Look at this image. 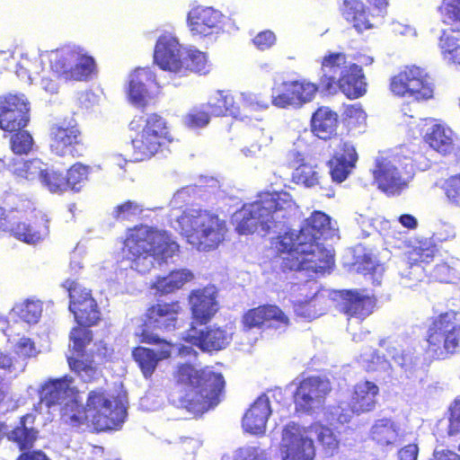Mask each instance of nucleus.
Here are the masks:
<instances>
[{
	"label": "nucleus",
	"mask_w": 460,
	"mask_h": 460,
	"mask_svg": "<svg viewBox=\"0 0 460 460\" xmlns=\"http://www.w3.org/2000/svg\"><path fill=\"white\" fill-rule=\"evenodd\" d=\"M288 81L274 83V86L272 88V103L276 107L279 108H287L289 106L296 107V102L295 94H292L290 90L286 89L284 84Z\"/></svg>",
	"instance_id": "nucleus-54"
},
{
	"label": "nucleus",
	"mask_w": 460,
	"mask_h": 460,
	"mask_svg": "<svg viewBox=\"0 0 460 460\" xmlns=\"http://www.w3.org/2000/svg\"><path fill=\"white\" fill-rule=\"evenodd\" d=\"M80 130L73 117H64L49 127V148L52 154L74 156V146L78 143Z\"/></svg>",
	"instance_id": "nucleus-20"
},
{
	"label": "nucleus",
	"mask_w": 460,
	"mask_h": 460,
	"mask_svg": "<svg viewBox=\"0 0 460 460\" xmlns=\"http://www.w3.org/2000/svg\"><path fill=\"white\" fill-rule=\"evenodd\" d=\"M330 391L331 385L328 379L319 376L304 379L294 394L296 410L309 413L320 409Z\"/></svg>",
	"instance_id": "nucleus-19"
},
{
	"label": "nucleus",
	"mask_w": 460,
	"mask_h": 460,
	"mask_svg": "<svg viewBox=\"0 0 460 460\" xmlns=\"http://www.w3.org/2000/svg\"><path fill=\"white\" fill-rule=\"evenodd\" d=\"M426 139L429 145L440 154L447 155L454 149L455 134L444 124H435L429 128Z\"/></svg>",
	"instance_id": "nucleus-39"
},
{
	"label": "nucleus",
	"mask_w": 460,
	"mask_h": 460,
	"mask_svg": "<svg viewBox=\"0 0 460 460\" xmlns=\"http://www.w3.org/2000/svg\"><path fill=\"white\" fill-rule=\"evenodd\" d=\"M176 378L187 385L180 396V406L194 415H199L217 406L223 396L225 380L221 373L210 367L197 370L190 364L178 367Z\"/></svg>",
	"instance_id": "nucleus-3"
},
{
	"label": "nucleus",
	"mask_w": 460,
	"mask_h": 460,
	"mask_svg": "<svg viewBox=\"0 0 460 460\" xmlns=\"http://www.w3.org/2000/svg\"><path fill=\"white\" fill-rule=\"evenodd\" d=\"M448 433L450 435L460 433V398L456 399L449 408Z\"/></svg>",
	"instance_id": "nucleus-64"
},
{
	"label": "nucleus",
	"mask_w": 460,
	"mask_h": 460,
	"mask_svg": "<svg viewBox=\"0 0 460 460\" xmlns=\"http://www.w3.org/2000/svg\"><path fill=\"white\" fill-rule=\"evenodd\" d=\"M31 102L24 93H7L0 96V114L26 115L31 111Z\"/></svg>",
	"instance_id": "nucleus-44"
},
{
	"label": "nucleus",
	"mask_w": 460,
	"mask_h": 460,
	"mask_svg": "<svg viewBox=\"0 0 460 460\" xmlns=\"http://www.w3.org/2000/svg\"><path fill=\"white\" fill-rule=\"evenodd\" d=\"M358 360L367 371L389 372L391 369L390 362L372 349H368L367 352L361 354Z\"/></svg>",
	"instance_id": "nucleus-53"
},
{
	"label": "nucleus",
	"mask_w": 460,
	"mask_h": 460,
	"mask_svg": "<svg viewBox=\"0 0 460 460\" xmlns=\"http://www.w3.org/2000/svg\"><path fill=\"white\" fill-rule=\"evenodd\" d=\"M127 416L125 401L121 396L114 397L102 391H92L86 407L80 402L75 413L70 416L72 427H81L91 422L98 430L118 429Z\"/></svg>",
	"instance_id": "nucleus-6"
},
{
	"label": "nucleus",
	"mask_w": 460,
	"mask_h": 460,
	"mask_svg": "<svg viewBox=\"0 0 460 460\" xmlns=\"http://www.w3.org/2000/svg\"><path fill=\"white\" fill-rule=\"evenodd\" d=\"M141 337L142 342L153 344L155 347L154 349L160 361L170 358L172 351L175 349H177L178 353L181 356H190L191 354L196 353L191 346L182 345L181 347H177L176 345L161 339L157 334L149 332L147 330H143Z\"/></svg>",
	"instance_id": "nucleus-37"
},
{
	"label": "nucleus",
	"mask_w": 460,
	"mask_h": 460,
	"mask_svg": "<svg viewBox=\"0 0 460 460\" xmlns=\"http://www.w3.org/2000/svg\"><path fill=\"white\" fill-rule=\"evenodd\" d=\"M329 290H317L312 296L296 298L294 301V309L297 315L307 319H314L324 314L332 303Z\"/></svg>",
	"instance_id": "nucleus-32"
},
{
	"label": "nucleus",
	"mask_w": 460,
	"mask_h": 460,
	"mask_svg": "<svg viewBox=\"0 0 460 460\" xmlns=\"http://www.w3.org/2000/svg\"><path fill=\"white\" fill-rule=\"evenodd\" d=\"M379 394V387L371 381H360L354 386L349 403L341 402L333 414L340 423L349 422L353 414H361L375 409Z\"/></svg>",
	"instance_id": "nucleus-15"
},
{
	"label": "nucleus",
	"mask_w": 460,
	"mask_h": 460,
	"mask_svg": "<svg viewBox=\"0 0 460 460\" xmlns=\"http://www.w3.org/2000/svg\"><path fill=\"white\" fill-rule=\"evenodd\" d=\"M320 84L329 93L338 90L349 98H358L367 92V83L360 66L341 52H329L322 60Z\"/></svg>",
	"instance_id": "nucleus-5"
},
{
	"label": "nucleus",
	"mask_w": 460,
	"mask_h": 460,
	"mask_svg": "<svg viewBox=\"0 0 460 460\" xmlns=\"http://www.w3.org/2000/svg\"><path fill=\"white\" fill-rule=\"evenodd\" d=\"M40 182L52 193H60L67 190V181L62 173L49 170L47 166Z\"/></svg>",
	"instance_id": "nucleus-55"
},
{
	"label": "nucleus",
	"mask_w": 460,
	"mask_h": 460,
	"mask_svg": "<svg viewBox=\"0 0 460 460\" xmlns=\"http://www.w3.org/2000/svg\"><path fill=\"white\" fill-rule=\"evenodd\" d=\"M436 248L430 243H420L408 252L409 261L422 264L429 263L435 255Z\"/></svg>",
	"instance_id": "nucleus-57"
},
{
	"label": "nucleus",
	"mask_w": 460,
	"mask_h": 460,
	"mask_svg": "<svg viewBox=\"0 0 460 460\" xmlns=\"http://www.w3.org/2000/svg\"><path fill=\"white\" fill-rule=\"evenodd\" d=\"M124 251L130 268L145 274L154 268L155 261L166 262L176 255L179 245L165 231L140 226L128 234Z\"/></svg>",
	"instance_id": "nucleus-2"
},
{
	"label": "nucleus",
	"mask_w": 460,
	"mask_h": 460,
	"mask_svg": "<svg viewBox=\"0 0 460 460\" xmlns=\"http://www.w3.org/2000/svg\"><path fill=\"white\" fill-rule=\"evenodd\" d=\"M410 267L402 275L401 285L404 288H414L418 282L422 281L426 275V269L420 263L409 261Z\"/></svg>",
	"instance_id": "nucleus-59"
},
{
	"label": "nucleus",
	"mask_w": 460,
	"mask_h": 460,
	"mask_svg": "<svg viewBox=\"0 0 460 460\" xmlns=\"http://www.w3.org/2000/svg\"><path fill=\"white\" fill-rule=\"evenodd\" d=\"M456 237V231L454 225L445 221H439L436 224L432 239L435 242H449Z\"/></svg>",
	"instance_id": "nucleus-61"
},
{
	"label": "nucleus",
	"mask_w": 460,
	"mask_h": 460,
	"mask_svg": "<svg viewBox=\"0 0 460 460\" xmlns=\"http://www.w3.org/2000/svg\"><path fill=\"white\" fill-rule=\"evenodd\" d=\"M233 326L216 325L201 330L191 328L183 338L190 345L196 346L203 351L220 350L225 349L232 341Z\"/></svg>",
	"instance_id": "nucleus-21"
},
{
	"label": "nucleus",
	"mask_w": 460,
	"mask_h": 460,
	"mask_svg": "<svg viewBox=\"0 0 460 460\" xmlns=\"http://www.w3.org/2000/svg\"><path fill=\"white\" fill-rule=\"evenodd\" d=\"M50 57L52 70L68 80L87 81L97 72L94 58L79 45H65L53 50Z\"/></svg>",
	"instance_id": "nucleus-8"
},
{
	"label": "nucleus",
	"mask_w": 460,
	"mask_h": 460,
	"mask_svg": "<svg viewBox=\"0 0 460 460\" xmlns=\"http://www.w3.org/2000/svg\"><path fill=\"white\" fill-rule=\"evenodd\" d=\"M270 413L271 409L269 397L266 394H261L245 412L243 418V429L254 435L263 434Z\"/></svg>",
	"instance_id": "nucleus-30"
},
{
	"label": "nucleus",
	"mask_w": 460,
	"mask_h": 460,
	"mask_svg": "<svg viewBox=\"0 0 460 460\" xmlns=\"http://www.w3.org/2000/svg\"><path fill=\"white\" fill-rule=\"evenodd\" d=\"M439 10L445 20L460 22V0H443Z\"/></svg>",
	"instance_id": "nucleus-62"
},
{
	"label": "nucleus",
	"mask_w": 460,
	"mask_h": 460,
	"mask_svg": "<svg viewBox=\"0 0 460 460\" xmlns=\"http://www.w3.org/2000/svg\"><path fill=\"white\" fill-rule=\"evenodd\" d=\"M376 306V298L373 296L358 291H346L343 293L341 310L349 317L354 318L357 323L361 322L373 313Z\"/></svg>",
	"instance_id": "nucleus-29"
},
{
	"label": "nucleus",
	"mask_w": 460,
	"mask_h": 460,
	"mask_svg": "<svg viewBox=\"0 0 460 460\" xmlns=\"http://www.w3.org/2000/svg\"><path fill=\"white\" fill-rule=\"evenodd\" d=\"M281 460H314L315 447L308 429L290 422L282 430Z\"/></svg>",
	"instance_id": "nucleus-14"
},
{
	"label": "nucleus",
	"mask_w": 460,
	"mask_h": 460,
	"mask_svg": "<svg viewBox=\"0 0 460 460\" xmlns=\"http://www.w3.org/2000/svg\"><path fill=\"white\" fill-rule=\"evenodd\" d=\"M52 52L53 50L36 49L22 55L15 70L20 80L28 84H38L42 75L49 74L44 67V61L49 60L52 68Z\"/></svg>",
	"instance_id": "nucleus-23"
},
{
	"label": "nucleus",
	"mask_w": 460,
	"mask_h": 460,
	"mask_svg": "<svg viewBox=\"0 0 460 460\" xmlns=\"http://www.w3.org/2000/svg\"><path fill=\"white\" fill-rule=\"evenodd\" d=\"M171 224L188 243L200 252L217 249L228 230L225 219L211 210L202 208H188L172 219Z\"/></svg>",
	"instance_id": "nucleus-4"
},
{
	"label": "nucleus",
	"mask_w": 460,
	"mask_h": 460,
	"mask_svg": "<svg viewBox=\"0 0 460 460\" xmlns=\"http://www.w3.org/2000/svg\"><path fill=\"white\" fill-rule=\"evenodd\" d=\"M132 356L146 378L152 376L160 361L155 355V349L144 347L136 348L132 352Z\"/></svg>",
	"instance_id": "nucleus-48"
},
{
	"label": "nucleus",
	"mask_w": 460,
	"mask_h": 460,
	"mask_svg": "<svg viewBox=\"0 0 460 460\" xmlns=\"http://www.w3.org/2000/svg\"><path fill=\"white\" fill-rule=\"evenodd\" d=\"M47 223L48 219L44 215H41L40 223L34 225L25 222L18 223L12 227L11 231L17 239L29 244H35L48 236L49 226Z\"/></svg>",
	"instance_id": "nucleus-38"
},
{
	"label": "nucleus",
	"mask_w": 460,
	"mask_h": 460,
	"mask_svg": "<svg viewBox=\"0 0 460 460\" xmlns=\"http://www.w3.org/2000/svg\"><path fill=\"white\" fill-rule=\"evenodd\" d=\"M439 49L447 63L460 67V32H444L439 39Z\"/></svg>",
	"instance_id": "nucleus-43"
},
{
	"label": "nucleus",
	"mask_w": 460,
	"mask_h": 460,
	"mask_svg": "<svg viewBox=\"0 0 460 460\" xmlns=\"http://www.w3.org/2000/svg\"><path fill=\"white\" fill-rule=\"evenodd\" d=\"M240 111L234 96L226 91L212 93L196 110L200 115H236Z\"/></svg>",
	"instance_id": "nucleus-33"
},
{
	"label": "nucleus",
	"mask_w": 460,
	"mask_h": 460,
	"mask_svg": "<svg viewBox=\"0 0 460 460\" xmlns=\"http://www.w3.org/2000/svg\"><path fill=\"white\" fill-rule=\"evenodd\" d=\"M226 17L212 6L196 5L187 13V27L193 37L209 38L225 31Z\"/></svg>",
	"instance_id": "nucleus-16"
},
{
	"label": "nucleus",
	"mask_w": 460,
	"mask_h": 460,
	"mask_svg": "<svg viewBox=\"0 0 460 460\" xmlns=\"http://www.w3.org/2000/svg\"><path fill=\"white\" fill-rule=\"evenodd\" d=\"M79 397L72 377L66 376L50 380L41 388L40 402L36 411L41 412L43 406L47 409L58 407L64 422L71 426L70 416L76 411L77 404L81 402Z\"/></svg>",
	"instance_id": "nucleus-10"
},
{
	"label": "nucleus",
	"mask_w": 460,
	"mask_h": 460,
	"mask_svg": "<svg viewBox=\"0 0 460 460\" xmlns=\"http://www.w3.org/2000/svg\"><path fill=\"white\" fill-rule=\"evenodd\" d=\"M193 279V273L188 269L172 270L167 276L157 277L151 288L161 295L172 293L181 288Z\"/></svg>",
	"instance_id": "nucleus-36"
},
{
	"label": "nucleus",
	"mask_w": 460,
	"mask_h": 460,
	"mask_svg": "<svg viewBox=\"0 0 460 460\" xmlns=\"http://www.w3.org/2000/svg\"><path fill=\"white\" fill-rule=\"evenodd\" d=\"M42 310L43 305L40 300L26 299L13 305L9 313V317L13 320L19 318L28 324H34L41 317Z\"/></svg>",
	"instance_id": "nucleus-41"
},
{
	"label": "nucleus",
	"mask_w": 460,
	"mask_h": 460,
	"mask_svg": "<svg viewBox=\"0 0 460 460\" xmlns=\"http://www.w3.org/2000/svg\"><path fill=\"white\" fill-rule=\"evenodd\" d=\"M217 296V291L214 286L191 291L189 303L192 316L197 322L206 323L216 314L219 308Z\"/></svg>",
	"instance_id": "nucleus-25"
},
{
	"label": "nucleus",
	"mask_w": 460,
	"mask_h": 460,
	"mask_svg": "<svg viewBox=\"0 0 460 460\" xmlns=\"http://www.w3.org/2000/svg\"><path fill=\"white\" fill-rule=\"evenodd\" d=\"M33 416L27 414L21 419L20 425L10 430L8 429L7 438L15 443L21 450L33 447L38 437V430L32 427H27V423L32 422Z\"/></svg>",
	"instance_id": "nucleus-40"
},
{
	"label": "nucleus",
	"mask_w": 460,
	"mask_h": 460,
	"mask_svg": "<svg viewBox=\"0 0 460 460\" xmlns=\"http://www.w3.org/2000/svg\"><path fill=\"white\" fill-rule=\"evenodd\" d=\"M293 177L298 183L311 188L321 183L323 175L316 165L303 164L295 170Z\"/></svg>",
	"instance_id": "nucleus-50"
},
{
	"label": "nucleus",
	"mask_w": 460,
	"mask_h": 460,
	"mask_svg": "<svg viewBox=\"0 0 460 460\" xmlns=\"http://www.w3.org/2000/svg\"><path fill=\"white\" fill-rule=\"evenodd\" d=\"M91 167L81 163H76L67 171L66 180L67 181V189L74 191H80L84 183L88 181V175Z\"/></svg>",
	"instance_id": "nucleus-51"
},
{
	"label": "nucleus",
	"mask_w": 460,
	"mask_h": 460,
	"mask_svg": "<svg viewBox=\"0 0 460 460\" xmlns=\"http://www.w3.org/2000/svg\"><path fill=\"white\" fill-rule=\"evenodd\" d=\"M284 86L290 90L292 94H295L296 101H297L296 106L311 102L318 91V86L315 84L306 80L288 81L284 84Z\"/></svg>",
	"instance_id": "nucleus-46"
},
{
	"label": "nucleus",
	"mask_w": 460,
	"mask_h": 460,
	"mask_svg": "<svg viewBox=\"0 0 460 460\" xmlns=\"http://www.w3.org/2000/svg\"><path fill=\"white\" fill-rule=\"evenodd\" d=\"M29 123V117H0V128L7 132H15L11 137V147L14 154L29 153L33 146L31 135L22 130Z\"/></svg>",
	"instance_id": "nucleus-26"
},
{
	"label": "nucleus",
	"mask_w": 460,
	"mask_h": 460,
	"mask_svg": "<svg viewBox=\"0 0 460 460\" xmlns=\"http://www.w3.org/2000/svg\"><path fill=\"white\" fill-rule=\"evenodd\" d=\"M390 89L398 96L412 97L417 101H427L434 96V84L423 70L408 67L391 79Z\"/></svg>",
	"instance_id": "nucleus-12"
},
{
	"label": "nucleus",
	"mask_w": 460,
	"mask_h": 460,
	"mask_svg": "<svg viewBox=\"0 0 460 460\" xmlns=\"http://www.w3.org/2000/svg\"><path fill=\"white\" fill-rule=\"evenodd\" d=\"M370 438L381 447H397L405 440L406 433L390 418L376 420L369 432Z\"/></svg>",
	"instance_id": "nucleus-28"
},
{
	"label": "nucleus",
	"mask_w": 460,
	"mask_h": 460,
	"mask_svg": "<svg viewBox=\"0 0 460 460\" xmlns=\"http://www.w3.org/2000/svg\"><path fill=\"white\" fill-rule=\"evenodd\" d=\"M69 310L74 314L78 325H93L100 320V312L97 303L90 307L79 302L77 296H73V302L69 304Z\"/></svg>",
	"instance_id": "nucleus-45"
},
{
	"label": "nucleus",
	"mask_w": 460,
	"mask_h": 460,
	"mask_svg": "<svg viewBox=\"0 0 460 460\" xmlns=\"http://www.w3.org/2000/svg\"><path fill=\"white\" fill-rule=\"evenodd\" d=\"M428 352L435 358H445L460 344V313L441 314L428 331Z\"/></svg>",
	"instance_id": "nucleus-9"
},
{
	"label": "nucleus",
	"mask_w": 460,
	"mask_h": 460,
	"mask_svg": "<svg viewBox=\"0 0 460 460\" xmlns=\"http://www.w3.org/2000/svg\"><path fill=\"white\" fill-rule=\"evenodd\" d=\"M129 128L137 133L131 141L132 159L136 162L151 158L172 141L163 117H134Z\"/></svg>",
	"instance_id": "nucleus-7"
},
{
	"label": "nucleus",
	"mask_w": 460,
	"mask_h": 460,
	"mask_svg": "<svg viewBox=\"0 0 460 460\" xmlns=\"http://www.w3.org/2000/svg\"><path fill=\"white\" fill-rule=\"evenodd\" d=\"M92 338V332L86 328V325L75 327L70 332V341L72 342L70 347L72 351L67 356V361L71 370L84 382H90L98 375L93 360L90 359L88 354L85 353V349L90 345Z\"/></svg>",
	"instance_id": "nucleus-13"
},
{
	"label": "nucleus",
	"mask_w": 460,
	"mask_h": 460,
	"mask_svg": "<svg viewBox=\"0 0 460 460\" xmlns=\"http://www.w3.org/2000/svg\"><path fill=\"white\" fill-rule=\"evenodd\" d=\"M158 84L155 73L148 67L135 69L128 77V102L141 111L155 104Z\"/></svg>",
	"instance_id": "nucleus-17"
},
{
	"label": "nucleus",
	"mask_w": 460,
	"mask_h": 460,
	"mask_svg": "<svg viewBox=\"0 0 460 460\" xmlns=\"http://www.w3.org/2000/svg\"><path fill=\"white\" fill-rule=\"evenodd\" d=\"M63 287L68 291L70 303L73 302V296H77L80 303L86 304V305L93 307L94 305V299L92 296L91 291L83 288L79 283L75 280L66 279Z\"/></svg>",
	"instance_id": "nucleus-58"
},
{
	"label": "nucleus",
	"mask_w": 460,
	"mask_h": 460,
	"mask_svg": "<svg viewBox=\"0 0 460 460\" xmlns=\"http://www.w3.org/2000/svg\"><path fill=\"white\" fill-rule=\"evenodd\" d=\"M184 59L188 60L186 73L192 71L200 74H208L210 70L211 65L209 64L207 54L197 49H186Z\"/></svg>",
	"instance_id": "nucleus-52"
},
{
	"label": "nucleus",
	"mask_w": 460,
	"mask_h": 460,
	"mask_svg": "<svg viewBox=\"0 0 460 460\" xmlns=\"http://www.w3.org/2000/svg\"><path fill=\"white\" fill-rule=\"evenodd\" d=\"M180 311L178 302L156 304L147 310L146 325L148 328L172 331L176 328Z\"/></svg>",
	"instance_id": "nucleus-27"
},
{
	"label": "nucleus",
	"mask_w": 460,
	"mask_h": 460,
	"mask_svg": "<svg viewBox=\"0 0 460 460\" xmlns=\"http://www.w3.org/2000/svg\"><path fill=\"white\" fill-rule=\"evenodd\" d=\"M186 49L178 39L171 34H162L155 44L154 60L163 70L178 75H185L188 60H185Z\"/></svg>",
	"instance_id": "nucleus-18"
},
{
	"label": "nucleus",
	"mask_w": 460,
	"mask_h": 460,
	"mask_svg": "<svg viewBox=\"0 0 460 460\" xmlns=\"http://www.w3.org/2000/svg\"><path fill=\"white\" fill-rule=\"evenodd\" d=\"M358 161V154L353 145L345 142L329 161L330 174L333 181L342 182Z\"/></svg>",
	"instance_id": "nucleus-31"
},
{
	"label": "nucleus",
	"mask_w": 460,
	"mask_h": 460,
	"mask_svg": "<svg viewBox=\"0 0 460 460\" xmlns=\"http://www.w3.org/2000/svg\"><path fill=\"white\" fill-rule=\"evenodd\" d=\"M243 323L245 329H274L280 333L288 326L289 319L277 305H266L245 313Z\"/></svg>",
	"instance_id": "nucleus-22"
},
{
	"label": "nucleus",
	"mask_w": 460,
	"mask_h": 460,
	"mask_svg": "<svg viewBox=\"0 0 460 460\" xmlns=\"http://www.w3.org/2000/svg\"><path fill=\"white\" fill-rule=\"evenodd\" d=\"M430 276L439 282L460 285V259L450 257L437 263L430 271Z\"/></svg>",
	"instance_id": "nucleus-42"
},
{
	"label": "nucleus",
	"mask_w": 460,
	"mask_h": 460,
	"mask_svg": "<svg viewBox=\"0 0 460 460\" xmlns=\"http://www.w3.org/2000/svg\"><path fill=\"white\" fill-rule=\"evenodd\" d=\"M299 213L298 206L288 192H265L234 213L235 229L241 234L260 230L263 234H278L275 243L284 270H295L298 278H314L330 272L334 265L333 252L319 240L332 239L338 228L331 217L314 211L296 233L287 232L288 225Z\"/></svg>",
	"instance_id": "nucleus-1"
},
{
	"label": "nucleus",
	"mask_w": 460,
	"mask_h": 460,
	"mask_svg": "<svg viewBox=\"0 0 460 460\" xmlns=\"http://www.w3.org/2000/svg\"><path fill=\"white\" fill-rule=\"evenodd\" d=\"M408 163H402L396 155H379L376 158L373 177L377 188L388 196H398L405 190L412 179L407 170Z\"/></svg>",
	"instance_id": "nucleus-11"
},
{
	"label": "nucleus",
	"mask_w": 460,
	"mask_h": 460,
	"mask_svg": "<svg viewBox=\"0 0 460 460\" xmlns=\"http://www.w3.org/2000/svg\"><path fill=\"white\" fill-rule=\"evenodd\" d=\"M25 362L13 361V359L6 354L0 351V368L6 370L12 376H17L25 369Z\"/></svg>",
	"instance_id": "nucleus-63"
},
{
	"label": "nucleus",
	"mask_w": 460,
	"mask_h": 460,
	"mask_svg": "<svg viewBox=\"0 0 460 460\" xmlns=\"http://www.w3.org/2000/svg\"><path fill=\"white\" fill-rule=\"evenodd\" d=\"M4 163L7 170L16 178L29 181H40L47 169V164L38 158L11 157Z\"/></svg>",
	"instance_id": "nucleus-34"
},
{
	"label": "nucleus",
	"mask_w": 460,
	"mask_h": 460,
	"mask_svg": "<svg viewBox=\"0 0 460 460\" xmlns=\"http://www.w3.org/2000/svg\"><path fill=\"white\" fill-rule=\"evenodd\" d=\"M443 190L447 200L460 207V173L447 179L443 184Z\"/></svg>",
	"instance_id": "nucleus-60"
},
{
	"label": "nucleus",
	"mask_w": 460,
	"mask_h": 460,
	"mask_svg": "<svg viewBox=\"0 0 460 460\" xmlns=\"http://www.w3.org/2000/svg\"><path fill=\"white\" fill-rule=\"evenodd\" d=\"M311 438L315 436L319 443L323 447V451L327 456H332L338 449L339 441L332 430L320 424H314L308 428Z\"/></svg>",
	"instance_id": "nucleus-47"
},
{
	"label": "nucleus",
	"mask_w": 460,
	"mask_h": 460,
	"mask_svg": "<svg viewBox=\"0 0 460 460\" xmlns=\"http://www.w3.org/2000/svg\"><path fill=\"white\" fill-rule=\"evenodd\" d=\"M379 345L385 348L388 356L401 367L407 378L422 379L424 369L421 358L413 349H402L394 341L389 340H381Z\"/></svg>",
	"instance_id": "nucleus-24"
},
{
	"label": "nucleus",
	"mask_w": 460,
	"mask_h": 460,
	"mask_svg": "<svg viewBox=\"0 0 460 460\" xmlns=\"http://www.w3.org/2000/svg\"><path fill=\"white\" fill-rule=\"evenodd\" d=\"M337 117H311V130L321 139H329L336 134Z\"/></svg>",
	"instance_id": "nucleus-49"
},
{
	"label": "nucleus",
	"mask_w": 460,
	"mask_h": 460,
	"mask_svg": "<svg viewBox=\"0 0 460 460\" xmlns=\"http://www.w3.org/2000/svg\"><path fill=\"white\" fill-rule=\"evenodd\" d=\"M341 11L344 19L352 23L357 31H363L373 27L370 14L362 1L344 0Z\"/></svg>",
	"instance_id": "nucleus-35"
},
{
	"label": "nucleus",
	"mask_w": 460,
	"mask_h": 460,
	"mask_svg": "<svg viewBox=\"0 0 460 460\" xmlns=\"http://www.w3.org/2000/svg\"><path fill=\"white\" fill-rule=\"evenodd\" d=\"M142 211L143 205L128 200L113 208L112 217L117 220H131L138 217Z\"/></svg>",
	"instance_id": "nucleus-56"
}]
</instances>
